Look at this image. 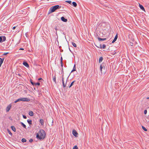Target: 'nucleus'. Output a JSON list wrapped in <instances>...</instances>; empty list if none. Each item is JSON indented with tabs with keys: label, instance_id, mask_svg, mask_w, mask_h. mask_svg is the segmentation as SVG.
Returning a JSON list of instances; mask_svg holds the SVG:
<instances>
[{
	"label": "nucleus",
	"instance_id": "nucleus-22",
	"mask_svg": "<svg viewBox=\"0 0 149 149\" xmlns=\"http://www.w3.org/2000/svg\"><path fill=\"white\" fill-rule=\"evenodd\" d=\"M103 59V57H100L99 58V62H101L102 61Z\"/></svg>",
	"mask_w": 149,
	"mask_h": 149
},
{
	"label": "nucleus",
	"instance_id": "nucleus-13",
	"mask_svg": "<svg viewBox=\"0 0 149 149\" xmlns=\"http://www.w3.org/2000/svg\"><path fill=\"white\" fill-rule=\"evenodd\" d=\"M11 128L12 130L14 132H15L16 131V128L15 127L13 126H11Z\"/></svg>",
	"mask_w": 149,
	"mask_h": 149
},
{
	"label": "nucleus",
	"instance_id": "nucleus-47",
	"mask_svg": "<svg viewBox=\"0 0 149 149\" xmlns=\"http://www.w3.org/2000/svg\"><path fill=\"white\" fill-rule=\"evenodd\" d=\"M130 45H131L132 46V45H133V43H130Z\"/></svg>",
	"mask_w": 149,
	"mask_h": 149
},
{
	"label": "nucleus",
	"instance_id": "nucleus-40",
	"mask_svg": "<svg viewBox=\"0 0 149 149\" xmlns=\"http://www.w3.org/2000/svg\"><path fill=\"white\" fill-rule=\"evenodd\" d=\"M38 80H43L42 78H40L38 79Z\"/></svg>",
	"mask_w": 149,
	"mask_h": 149
},
{
	"label": "nucleus",
	"instance_id": "nucleus-14",
	"mask_svg": "<svg viewBox=\"0 0 149 149\" xmlns=\"http://www.w3.org/2000/svg\"><path fill=\"white\" fill-rule=\"evenodd\" d=\"M27 122L30 125H31L32 124V121L30 119H28L27 120Z\"/></svg>",
	"mask_w": 149,
	"mask_h": 149
},
{
	"label": "nucleus",
	"instance_id": "nucleus-45",
	"mask_svg": "<svg viewBox=\"0 0 149 149\" xmlns=\"http://www.w3.org/2000/svg\"><path fill=\"white\" fill-rule=\"evenodd\" d=\"M26 67L28 68H29V66H25Z\"/></svg>",
	"mask_w": 149,
	"mask_h": 149
},
{
	"label": "nucleus",
	"instance_id": "nucleus-10",
	"mask_svg": "<svg viewBox=\"0 0 149 149\" xmlns=\"http://www.w3.org/2000/svg\"><path fill=\"white\" fill-rule=\"evenodd\" d=\"M118 38V35L117 34L115 36V38H114L113 40L112 41V43H114V42L116 41V40Z\"/></svg>",
	"mask_w": 149,
	"mask_h": 149
},
{
	"label": "nucleus",
	"instance_id": "nucleus-37",
	"mask_svg": "<svg viewBox=\"0 0 149 149\" xmlns=\"http://www.w3.org/2000/svg\"><path fill=\"white\" fill-rule=\"evenodd\" d=\"M147 113V110H145L144 111V113L145 114H146Z\"/></svg>",
	"mask_w": 149,
	"mask_h": 149
},
{
	"label": "nucleus",
	"instance_id": "nucleus-7",
	"mask_svg": "<svg viewBox=\"0 0 149 149\" xmlns=\"http://www.w3.org/2000/svg\"><path fill=\"white\" fill-rule=\"evenodd\" d=\"M56 74H55L53 76V74L52 75L53 78V80L56 84Z\"/></svg>",
	"mask_w": 149,
	"mask_h": 149
},
{
	"label": "nucleus",
	"instance_id": "nucleus-46",
	"mask_svg": "<svg viewBox=\"0 0 149 149\" xmlns=\"http://www.w3.org/2000/svg\"><path fill=\"white\" fill-rule=\"evenodd\" d=\"M146 99H149V96L148 97H147L146 98Z\"/></svg>",
	"mask_w": 149,
	"mask_h": 149
},
{
	"label": "nucleus",
	"instance_id": "nucleus-39",
	"mask_svg": "<svg viewBox=\"0 0 149 149\" xmlns=\"http://www.w3.org/2000/svg\"><path fill=\"white\" fill-rule=\"evenodd\" d=\"M2 40V38L0 36V42H1Z\"/></svg>",
	"mask_w": 149,
	"mask_h": 149
},
{
	"label": "nucleus",
	"instance_id": "nucleus-26",
	"mask_svg": "<svg viewBox=\"0 0 149 149\" xmlns=\"http://www.w3.org/2000/svg\"><path fill=\"white\" fill-rule=\"evenodd\" d=\"M30 81H31V84L33 86H34V85H35V83H34L33 82V80H32V79H31L30 80Z\"/></svg>",
	"mask_w": 149,
	"mask_h": 149
},
{
	"label": "nucleus",
	"instance_id": "nucleus-5",
	"mask_svg": "<svg viewBox=\"0 0 149 149\" xmlns=\"http://www.w3.org/2000/svg\"><path fill=\"white\" fill-rule=\"evenodd\" d=\"M72 134L73 135L76 137H77L78 136V134L75 130H73L72 131Z\"/></svg>",
	"mask_w": 149,
	"mask_h": 149
},
{
	"label": "nucleus",
	"instance_id": "nucleus-48",
	"mask_svg": "<svg viewBox=\"0 0 149 149\" xmlns=\"http://www.w3.org/2000/svg\"><path fill=\"white\" fill-rule=\"evenodd\" d=\"M18 75H19V76H20V74H18Z\"/></svg>",
	"mask_w": 149,
	"mask_h": 149
},
{
	"label": "nucleus",
	"instance_id": "nucleus-12",
	"mask_svg": "<svg viewBox=\"0 0 149 149\" xmlns=\"http://www.w3.org/2000/svg\"><path fill=\"white\" fill-rule=\"evenodd\" d=\"M98 40L100 41H104L106 40V38H98Z\"/></svg>",
	"mask_w": 149,
	"mask_h": 149
},
{
	"label": "nucleus",
	"instance_id": "nucleus-17",
	"mask_svg": "<svg viewBox=\"0 0 149 149\" xmlns=\"http://www.w3.org/2000/svg\"><path fill=\"white\" fill-rule=\"evenodd\" d=\"M76 66H74L73 67V68L71 72H72L74 71H75L76 70Z\"/></svg>",
	"mask_w": 149,
	"mask_h": 149
},
{
	"label": "nucleus",
	"instance_id": "nucleus-15",
	"mask_svg": "<svg viewBox=\"0 0 149 149\" xmlns=\"http://www.w3.org/2000/svg\"><path fill=\"white\" fill-rule=\"evenodd\" d=\"M20 124L24 128L26 129V125L23 123L21 122Z\"/></svg>",
	"mask_w": 149,
	"mask_h": 149
},
{
	"label": "nucleus",
	"instance_id": "nucleus-3",
	"mask_svg": "<svg viewBox=\"0 0 149 149\" xmlns=\"http://www.w3.org/2000/svg\"><path fill=\"white\" fill-rule=\"evenodd\" d=\"M59 6L58 5H55L51 7L50 8V12L52 13L54 12L56 10L59 8Z\"/></svg>",
	"mask_w": 149,
	"mask_h": 149
},
{
	"label": "nucleus",
	"instance_id": "nucleus-38",
	"mask_svg": "<svg viewBox=\"0 0 149 149\" xmlns=\"http://www.w3.org/2000/svg\"><path fill=\"white\" fill-rule=\"evenodd\" d=\"M33 140L32 139H30L29 140V141L30 142V143H31L33 142Z\"/></svg>",
	"mask_w": 149,
	"mask_h": 149
},
{
	"label": "nucleus",
	"instance_id": "nucleus-32",
	"mask_svg": "<svg viewBox=\"0 0 149 149\" xmlns=\"http://www.w3.org/2000/svg\"><path fill=\"white\" fill-rule=\"evenodd\" d=\"M2 40L3 41H5L6 40V38L5 36H3V37Z\"/></svg>",
	"mask_w": 149,
	"mask_h": 149
},
{
	"label": "nucleus",
	"instance_id": "nucleus-25",
	"mask_svg": "<svg viewBox=\"0 0 149 149\" xmlns=\"http://www.w3.org/2000/svg\"><path fill=\"white\" fill-rule=\"evenodd\" d=\"M7 131L9 134H10L11 136L12 135V133L10 131V130L9 129H8L7 130Z\"/></svg>",
	"mask_w": 149,
	"mask_h": 149
},
{
	"label": "nucleus",
	"instance_id": "nucleus-43",
	"mask_svg": "<svg viewBox=\"0 0 149 149\" xmlns=\"http://www.w3.org/2000/svg\"><path fill=\"white\" fill-rule=\"evenodd\" d=\"M15 28H16V27L15 26H14V27H13L12 29L13 30H14V29H15Z\"/></svg>",
	"mask_w": 149,
	"mask_h": 149
},
{
	"label": "nucleus",
	"instance_id": "nucleus-21",
	"mask_svg": "<svg viewBox=\"0 0 149 149\" xmlns=\"http://www.w3.org/2000/svg\"><path fill=\"white\" fill-rule=\"evenodd\" d=\"M21 141L23 143H24L26 142V140L25 139L23 138L22 139Z\"/></svg>",
	"mask_w": 149,
	"mask_h": 149
},
{
	"label": "nucleus",
	"instance_id": "nucleus-28",
	"mask_svg": "<svg viewBox=\"0 0 149 149\" xmlns=\"http://www.w3.org/2000/svg\"><path fill=\"white\" fill-rule=\"evenodd\" d=\"M103 68V66H100V69L101 72H102V70Z\"/></svg>",
	"mask_w": 149,
	"mask_h": 149
},
{
	"label": "nucleus",
	"instance_id": "nucleus-24",
	"mask_svg": "<svg viewBox=\"0 0 149 149\" xmlns=\"http://www.w3.org/2000/svg\"><path fill=\"white\" fill-rule=\"evenodd\" d=\"M72 3V4L73 5V6L75 7L77 6V4L76 3L74 2H73Z\"/></svg>",
	"mask_w": 149,
	"mask_h": 149
},
{
	"label": "nucleus",
	"instance_id": "nucleus-23",
	"mask_svg": "<svg viewBox=\"0 0 149 149\" xmlns=\"http://www.w3.org/2000/svg\"><path fill=\"white\" fill-rule=\"evenodd\" d=\"M142 129L145 131H147V129L145 127L143 126H142Z\"/></svg>",
	"mask_w": 149,
	"mask_h": 149
},
{
	"label": "nucleus",
	"instance_id": "nucleus-8",
	"mask_svg": "<svg viewBox=\"0 0 149 149\" xmlns=\"http://www.w3.org/2000/svg\"><path fill=\"white\" fill-rule=\"evenodd\" d=\"M39 122L42 125H44V120L42 119H41L40 120Z\"/></svg>",
	"mask_w": 149,
	"mask_h": 149
},
{
	"label": "nucleus",
	"instance_id": "nucleus-35",
	"mask_svg": "<svg viewBox=\"0 0 149 149\" xmlns=\"http://www.w3.org/2000/svg\"><path fill=\"white\" fill-rule=\"evenodd\" d=\"M106 47V45L104 44H103L102 45V48L103 49H104Z\"/></svg>",
	"mask_w": 149,
	"mask_h": 149
},
{
	"label": "nucleus",
	"instance_id": "nucleus-11",
	"mask_svg": "<svg viewBox=\"0 0 149 149\" xmlns=\"http://www.w3.org/2000/svg\"><path fill=\"white\" fill-rule=\"evenodd\" d=\"M139 7L142 10L144 11L145 12V9L143 7L142 5L139 4Z\"/></svg>",
	"mask_w": 149,
	"mask_h": 149
},
{
	"label": "nucleus",
	"instance_id": "nucleus-33",
	"mask_svg": "<svg viewBox=\"0 0 149 149\" xmlns=\"http://www.w3.org/2000/svg\"><path fill=\"white\" fill-rule=\"evenodd\" d=\"M66 2L68 3H69V4H71V3H72L71 1H66Z\"/></svg>",
	"mask_w": 149,
	"mask_h": 149
},
{
	"label": "nucleus",
	"instance_id": "nucleus-34",
	"mask_svg": "<svg viewBox=\"0 0 149 149\" xmlns=\"http://www.w3.org/2000/svg\"><path fill=\"white\" fill-rule=\"evenodd\" d=\"M9 52H5V53H4L3 54V55H6L7 54H9Z\"/></svg>",
	"mask_w": 149,
	"mask_h": 149
},
{
	"label": "nucleus",
	"instance_id": "nucleus-30",
	"mask_svg": "<svg viewBox=\"0 0 149 149\" xmlns=\"http://www.w3.org/2000/svg\"><path fill=\"white\" fill-rule=\"evenodd\" d=\"M40 84V83L39 82H37V83H35V85L36 86V85H38V86H39Z\"/></svg>",
	"mask_w": 149,
	"mask_h": 149
},
{
	"label": "nucleus",
	"instance_id": "nucleus-36",
	"mask_svg": "<svg viewBox=\"0 0 149 149\" xmlns=\"http://www.w3.org/2000/svg\"><path fill=\"white\" fill-rule=\"evenodd\" d=\"M23 118L24 119H26L27 118L26 116L24 115H23Z\"/></svg>",
	"mask_w": 149,
	"mask_h": 149
},
{
	"label": "nucleus",
	"instance_id": "nucleus-20",
	"mask_svg": "<svg viewBox=\"0 0 149 149\" xmlns=\"http://www.w3.org/2000/svg\"><path fill=\"white\" fill-rule=\"evenodd\" d=\"M61 74H62V75L63 74V66H61Z\"/></svg>",
	"mask_w": 149,
	"mask_h": 149
},
{
	"label": "nucleus",
	"instance_id": "nucleus-42",
	"mask_svg": "<svg viewBox=\"0 0 149 149\" xmlns=\"http://www.w3.org/2000/svg\"><path fill=\"white\" fill-rule=\"evenodd\" d=\"M61 65H62V57L61 58Z\"/></svg>",
	"mask_w": 149,
	"mask_h": 149
},
{
	"label": "nucleus",
	"instance_id": "nucleus-6",
	"mask_svg": "<svg viewBox=\"0 0 149 149\" xmlns=\"http://www.w3.org/2000/svg\"><path fill=\"white\" fill-rule=\"evenodd\" d=\"M12 105L11 104H10L6 107V112H8L9 111L11 108Z\"/></svg>",
	"mask_w": 149,
	"mask_h": 149
},
{
	"label": "nucleus",
	"instance_id": "nucleus-49",
	"mask_svg": "<svg viewBox=\"0 0 149 149\" xmlns=\"http://www.w3.org/2000/svg\"><path fill=\"white\" fill-rule=\"evenodd\" d=\"M125 67L124 66V69H125Z\"/></svg>",
	"mask_w": 149,
	"mask_h": 149
},
{
	"label": "nucleus",
	"instance_id": "nucleus-4",
	"mask_svg": "<svg viewBox=\"0 0 149 149\" xmlns=\"http://www.w3.org/2000/svg\"><path fill=\"white\" fill-rule=\"evenodd\" d=\"M63 75H64V74H63L62 75V82L63 87V88H64L66 87L67 81H66L65 83H64V78H63Z\"/></svg>",
	"mask_w": 149,
	"mask_h": 149
},
{
	"label": "nucleus",
	"instance_id": "nucleus-27",
	"mask_svg": "<svg viewBox=\"0 0 149 149\" xmlns=\"http://www.w3.org/2000/svg\"><path fill=\"white\" fill-rule=\"evenodd\" d=\"M72 44L74 47H77V45L75 43L72 42Z\"/></svg>",
	"mask_w": 149,
	"mask_h": 149
},
{
	"label": "nucleus",
	"instance_id": "nucleus-41",
	"mask_svg": "<svg viewBox=\"0 0 149 149\" xmlns=\"http://www.w3.org/2000/svg\"><path fill=\"white\" fill-rule=\"evenodd\" d=\"M98 47L99 48H102V45H100V46L99 47Z\"/></svg>",
	"mask_w": 149,
	"mask_h": 149
},
{
	"label": "nucleus",
	"instance_id": "nucleus-50",
	"mask_svg": "<svg viewBox=\"0 0 149 149\" xmlns=\"http://www.w3.org/2000/svg\"><path fill=\"white\" fill-rule=\"evenodd\" d=\"M1 66H0V67Z\"/></svg>",
	"mask_w": 149,
	"mask_h": 149
},
{
	"label": "nucleus",
	"instance_id": "nucleus-31",
	"mask_svg": "<svg viewBox=\"0 0 149 149\" xmlns=\"http://www.w3.org/2000/svg\"><path fill=\"white\" fill-rule=\"evenodd\" d=\"M73 149H78V148L77 146H75L73 148Z\"/></svg>",
	"mask_w": 149,
	"mask_h": 149
},
{
	"label": "nucleus",
	"instance_id": "nucleus-44",
	"mask_svg": "<svg viewBox=\"0 0 149 149\" xmlns=\"http://www.w3.org/2000/svg\"><path fill=\"white\" fill-rule=\"evenodd\" d=\"M19 50H23L24 49L22 48H20Z\"/></svg>",
	"mask_w": 149,
	"mask_h": 149
},
{
	"label": "nucleus",
	"instance_id": "nucleus-19",
	"mask_svg": "<svg viewBox=\"0 0 149 149\" xmlns=\"http://www.w3.org/2000/svg\"><path fill=\"white\" fill-rule=\"evenodd\" d=\"M3 60L4 58L1 59L0 58V65H1L2 64L3 62Z\"/></svg>",
	"mask_w": 149,
	"mask_h": 149
},
{
	"label": "nucleus",
	"instance_id": "nucleus-18",
	"mask_svg": "<svg viewBox=\"0 0 149 149\" xmlns=\"http://www.w3.org/2000/svg\"><path fill=\"white\" fill-rule=\"evenodd\" d=\"M75 81H73L70 84V85L69 86V88H70L74 84V82Z\"/></svg>",
	"mask_w": 149,
	"mask_h": 149
},
{
	"label": "nucleus",
	"instance_id": "nucleus-9",
	"mask_svg": "<svg viewBox=\"0 0 149 149\" xmlns=\"http://www.w3.org/2000/svg\"><path fill=\"white\" fill-rule=\"evenodd\" d=\"M61 20L64 22H66L68 20L67 19H65L64 17H62L61 18Z\"/></svg>",
	"mask_w": 149,
	"mask_h": 149
},
{
	"label": "nucleus",
	"instance_id": "nucleus-16",
	"mask_svg": "<svg viewBox=\"0 0 149 149\" xmlns=\"http://www.w3.org/2000/svg\"><path fill=\"white\" fill-rule=\"evenodd\" d=\"M29 114L30 116H33V111H30L29 112Z\"/></svg>",
	"mask_w": 149,
	"mask_h": 149
},
{
	"label": "nucleus",
	"instance_id": "nucleus-1",
	"mask_svg": "<svg viewBox=\"0 0 149 149\" xmlns=\"http://www.w3.org/2000/svg\"><path fill=\"white\" fill-rule=\"evenodd\" d=\"M46 136V134L45 131L42 130H40L38 133L36 134V137L37 139L41 140L44 139Z\"/></svg>",
	"mask_w": 149,
	"mask_h": 149
},
{
	"label": "nucleus",
	"instance_id": "nucleus-29",
	"mask_svg": "<svg viewBox=\"0 0 149 149\" xmlns=\"http://www.w3.org/2000/svg\"><path fill=\"white\" fill-rule=\"evenodd\" d=\"M23 64L24 65H29L26 62H24L23 63Z\"/></svg>",
	"mask_w": 149,
	"mask_h": 149
},
{
	"label": "nucleus",
	"instance_id": "nucleus-2",
	"mask_svg": "<svg viewBox=\"0 0 149 149\" xmlns=\"http://www.w3.org/2000/svg\"><path fill=\"white\" fill-rule=\"evenodd\" d=\"M30 100L29 99L27 98H19L18 99L16 100L14 102L15 103H16L17 102L19 101H26V102H29Z\"/></svg>",
	"mask_w": 149,
	"mask_h": 149
}]
</instances>
